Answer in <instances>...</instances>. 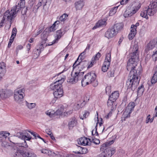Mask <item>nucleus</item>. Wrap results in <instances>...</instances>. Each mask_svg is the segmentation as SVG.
Masks as SVG:
<instances>
[{
  "instance_id": "obj_51",
  "label": "nucleus",
  "mask_w": 157,
  "mask_h": 157,
  "mask_svg": "<svg viewBox=\"0 0 157 157\" xmlns=\"http://www.w3.org/2000/svg\"><path fill=\"white\" fill-rule=\"evenodd\" d=\"M43 1H44V0H41V1H40V2H39L38 4L35 6V8L36 9H38L40 7L42 4L44 5V4L43 3Z\"/></svg>"
},
{
  "instance_id": "obj_64",
  "label": "nucleus",
  "mask_w": 157,
  "mask_h": 157,
  "mask_svg": "<svg viewBox=\"0 0 157 157\" xmlns=\"http://www.w3.org/2000/svg\"><path fill=\"white\" fill-rule=\"evenodd\" d=\"M129 0H122L121 2V5H124L126 4Z\"/></svg>"
},
{
  "instance_id": "obj_52",
  "label": "nucleus",
  "mask_w": 157,
  "mask_h": 157,
  "mask_svg": "<svg viewBox=\"0 0 157 157\" xmlns=\"http://www.w3.org/2000/svg\"><path fill=\"white\" fill-rule=\"evenodd\" d=\"M17 32V30L15 27L13 28V29L11 36H12L15 37Z\"/></svg>"
},
{
  "instance_id": "obj_28",
  "label": "nucleus",
  "mask_w": 157,
  "mask_h": 157,
  "mask_svg": "<svg viewBox=\"0 0 157 157\" xmlns=\"http://www.w3.org/2000/svg\"><path fill=\"white\" fill-rule=\"evenodd\" d=\"M78 148L79 149V151L75 152L76 153L85 154L88 152L87 149L86 148L82 147L79 146L78 147Z\"/></svg>"
},
{
  "instance_id": "obj_63",
  "label": "nucleus",
  "mask_w": 157,
  "mask_h": 157,
  "mask_svg": "<svg viewBox=\"0 0 157 157\" xmlns=\"http://www.w3.org/2000/svg\"><path fill=\"white\" fill-rule=\"evenodd\" d=\"M32 135L34 136V138L35 139H36V137H38V138L40 137L39 135L36 132H34Z\"/></svg>"
},
{
  "instance_id": "obj_2",
  "label": "nucleus",
  "mask_w": 157,
  "mask_h": 157,
  "mask_svg": "<svg viewBox=\"0 0 157 157\" xmlns=\"http://www.w3.org/2000/svg\"><path fill=\"white\" fill-rule=\"evenodd\" d=\"M56 80V82L50 85V88L54 91L53 94L55 98L57 99L63 96V92L62 84L64 82V79L57 78Z\"/></svg>"
},
{
  "instance_id": "obj_47",
  "label": "nucleus",
  "mask_w": 157,
  "mask_h": 157,
  "mask_svg": "<svg viewBox=\"0 0 157 157\" xmlns=\"http://www.w3.org/2000/svg\"><path fill=\"white\" fill-rule=\"evenodd\" d=\"M131 30L130 32L133 33H134L136 34V28H135V27L134 26V25H131Z\"/></svg>"
},
{
  "instance_id": "obj_57",
  "label": "nucleus",
  "mask_w": 157,
  "mask_h": 157,
  "mask_svg": "<svg viewBox=\"0 0 157 157\" xmlns=\"http://www.w3.org/2000/svg\"><path fill=\"white\" fill-rule=\"evenodd\" d=\"M105 91L106 93H109L111 92V87L110 86H107L105 88Z\"/></svg>"
},
{
  "instance_id": "obj_39",
  "label": "nucleus",
  "mask_w": 157,
  "mask_h": 157,
  "mask_svg": "<svg viewBox=\"0 0 157 157\" xmlns=\"http://www.w3.org/2000/svg\"><path fill=\"white\" fill-rule=\"evenodd\" d=\"M25 91V89L24 88L21 89H17L14 90V93H18V94H22L23 95H24Z\"/></svg>"
},
{
  "instance_id": "obj_42",
  "label": "nucleus",
  "mask_w": 157,
  "mask_h": 157,
  "mask_svg": "<svg viewBox=\"0 0 157 157\" xmlns=\"http://www.w3.org/2000/svg\"><path fill=\"white\" fill-rule=\"evenodd\" d=\"M26 105L28 108L30 109H31L35 107L36 104L34 103H29L26 101Z\"/></svg>"
},
{
  "instance_id": "obj_21",
  "label": "nucleus",
  "mask_w": 157,
  "mask_h": 157,
  "mask_svg": "<svg viewBox=\"0 0 157 157\" xmlns=\"http://www.w3.org/2000/svg\"><path fill=\"white\" fill-rule=\"evenodd\" d=\"M156 46L157 47V40L155 39L151 41L147 45L149 50L152 49Z\"/></svg>"
},
{
  "instance_id": "obj_62",
  "label": "nucleus",
  "mask_w": 157,
  "mask_h": 157,
  "mask_svg": "<svg viewBox=\"0 0 157 157\" xmlns=\"http://www.w3.org/2000/svg\"><path fill=\"white\" fill-rule=\"evenodd\" d=\"M28 7H26V8L25 9L23 8L22 9L21 12H22V13H23V14H26V13L27 12V10H28Z\"/></svg>"
},
{
  "instance_id": "obj_9",
  "label": "nucleus",
  "mask_w": 157,
  "mask_h": 157,
  "mask_svg": "<svg viewBox=\"0 0 157 157\" xmlns=\"http://www.w3.org/2000/svg\"><path fill=\"white\" fill-rule=\"evenodd\" d=\"M76 61L73 65V68L74 69L76 67H78L79 68H80V69L79 70L80 71H81V69L82 70L85 67H87L88 65L89 64V62L87 61H82L81 60L80 62L79 61V63H77V61Z\"/></svg>"
},
{
  "instance_id": "obj_14",
  "label": "nucleus",
  "mask_w": 157,
  "mask_h": 157,
  "mask_svg": "<svg viewBox=\"0 0 157 157\" xmlns=\"http://www.w3.org/2000/svg\"><path fill=\"white\" fill-rule=\"evenodd\" d=\"M90 139L85 137H81L79 139V141L78 142L79 144H81L82 145H90L91 144L90 142H89L88 140H90Z\"/></svg>"
},
{
  "instance_id": "obj_46",
  "label": "nucleus",
  "mask_w": 157,
  "mask_h": 157,
  "mask_svg": "<svg viewBox=\"0 0 157 157\" xmlns=\"http://www.w3.org/2000/svg\"><path fill=\"white\" fill-rule=\"evenodd\" d=\"M36 47L38 49L40 50L41 52L43 51L44 48L45 47L42 44H41L40 43V44L37 45Z\"/></svg>"
},
{
  "instance_id": "obj_54",
  "label": "nucleus",
  "mask_w": 157,
  "mask_h": 157,
  "mask_svg": "<svg viewBox=\"0 0 157 157\" xmlns=\"http://www.w3.org/2000/svg\"><path fill=\"white\" fill-rule=\"evenodd\" d=\"M89 114V112L87 111H86L83 114V117L82 118L81 117H80V119L83 120L84 118H86L87 117Z\"/></svg>"
},
{
  "instance_id": "obj_19",
  "label": "nucleus",
  "mask_w": 157,
  "mask_h": 157,
  "mask_svg": "<svg viewBox=\"0 0 157 157\" xmlns=\"http://www.w3.org/2000/svg\"><path fill=\"white\" fill-rule=\"evenodd\" d=\"M155 114L154 115L153 117L151 118H150V114L148 115L146 121V123H148L149 122L150 123H152L153 121L154 118L157 117V106L155 108Z\"/></svg>"
},
{
  "instance_id": "obj_13",
  "label": "nucleus",
  "mask_w": 157,
  "mask_h": 157,
  "mask_svg": "<svg viewBox=\"0 0 157 157\" xmlns=\"http://www.w3.org/2000/svg\"><path fill=\"white\" fill-rule=\"evenodd\" d=\"M117 33L112 27L110 28L105 33V36L108 39L113 37Z\"/></svg>"
},
{
  "instance_id": "obj_10",
  "label": "nucleus",
  "mask_w": 157,
  "mask_h": 157,
  "mask_svg": "<svg viewBox=\"0 0 157 157\" xmlns=\"http://www.w3.org/2000/svg\"><path fill=\"white\" fill-rule=\"evenodd\" d=\"M12 94L13 92L10 90L3 89L0 90V100L9 97Z\"/></svg>"
},
{
  "instance_id": "obj_50",
  "label": "nucleus",
  "mask_w": 157,
  "mask_h": 157,
  "mask_svg": "<svg viewBox=\"0 0 157 157\" xmlns=\"http://www.w3.org/2000/svg\"><path fill=\"white\" fill-rule=\"evenodd\" d=\"M56 25L53 23L52 25L50 27V28H49L48 30L49 31L51 32H53L56 29Z\"/></svg>"
},
{
  "instance_id": "obj_27",
  "label": "nucleus",
  "mask_w": 157,
  "mask_h": 157,
  "mask_svg": "<svg viewBox=\"0 0 157 157\" xmlns=\"http://www.w3.org/2000/svg\"><path fill=\"white\" fill-rule=\"evenodd\" d=\"M84 73V72H77L75 73V78L77 79V82L82 78Z\"/></svg>"
},
{
  "instance_id": "obj_16",
  "label": "nucleus",
  "mask_w": 157,
  "mask_h": 157,
  "mask_svg": "<svg viewBox=\"0 0 157 157\" xmlns=\"http://www.w3.org/2000/svg\"><path fill=\"white\" fill-rule=\"evenodd\" d=\"M78 122L76 120L75 117H71L69 120L68 123V126L70 128H73L74 126H76Z\"/></svg>"
},
{
  "instance_id": "obj_53",
  "label": "nucleus",
  "mask_w": 157,
  "mask_h": 157,
  "mask_svg": "<svg viewBox=\"0 0 157 157\" xmlns=\"http://www.w3.org/2000/svg\"><path fill=\"white\" fill-rule=\"evenodd\" d=\"M63 112H61V110L60 109L57 110L56 112H54V116L60 115Z\"/></svg>"
},
{
  "instance_id": "obj_58",
  "label": "nucleus",
  "mask_w": 157,
  "mask_h": 157,
  "mask_svg": "<svg viewBox=\"0 0 157 157\" xmlns=\"http://www.w3.org/2000/svg\"><path fill=\"white\" fill-rule=\"evenodd\" d=\"M51 2V0H44L43 1L44 6L46 5L47 4H50Z\"/></svg>"
},
{
  "instance_id": "obj_31",
  "label": "nucleus",
  "mask_w": 157,
  "mask_h": 157,
  "mask_svg": "<svg viewBox=\"0 0 157 157\" xmlns=\"http://www.w3.org/2000/svg\"><path fill=\"white\" fill-rule=\"evenodd\" d=\"M15 144V145L18 146L19 147H23L24 148L27 147L28 146L27 144V143L26 142L25 140H23V142L21 143H14Z\"/></svg>"
},
{
  "instance_id": "obj_35",
  "label": "nucleus",
  "mask_w": 157,
  "mask_h": 157,
  "mask_svg": "<svg viewBox=\"0 0 157 157\" xmlns=\"http://www.w3.org/2000/svg\"><path fill=\"white\" fill-rule=\"evenodd\" d=\"M41 51L36 47L33 50V53L34 54V56L36 58H37L40 55Z\"/></svg>"
},
{
  "instance_id": "obj_48",
  "label": "nucleus",
  "mask_w": 157,
  "mask_h": 157,
  "mask_svg": "<svg viewBox=\"0 0 157 157\" xmlns=\"http://www.w3.org/2000/svg\"><path fill=\"white\" fill-rule=\"evenodd\" d=\"M22 137L23 139H25L27 140H30L32 138L31 136L28 134L27 135H23L22 136Z\"/></svg>"
},
{
  "instance_id": "obj_23",
  "label": "nucleus",
  "mask_w": 157,
  "mask_h": 157,
  "mask_svg": "<svg viewBox=\"0 0 157 157\" xmlns=\"http://www.w3.org/2000/svg\"><path fill=\"white\" fill-rule=\"evenodd\" d=\"M84 5V2L80 0L75 2V6L77 10H79L82 9Z\"/></svg>"
},
{
  "instance_id": "obj_44",
  "label": "nucleus",
  "mask_w": 157,
  "mask_h": 157,
  "mask_svg": "<svg viewBox=\"0 0 157 157\" xmlns=\"http://www.w3.org/2000/svg\"><path fill=\"white\" fill-rule=\"evenodd\" d=\"M23 48V46L21 45H18L16 47L15 52L17 56L18 55L19 50L22 49Z\"/></svg>"
},
{
  "instance_id": "obj_38",
  "label": "nucleus",
  "mask_w": 157,
  "mask_h": 157,
  "mask_svg": "<svg viewBox=\"0 0 157 157\" xmlns=\"http://www.w3.org/2000/svg\"><path fill=\"white\" fill-rule=\"evenodd\" d=\"M5 140L2 141L0 142H2V146L3 147L5 148H8L10 147V145L7 142L5 141Z\"/></svg>"
},
{
  "instance_id": "obj_43",
  "label": "nucleus",
  "mask_w": 157,
  "mask_h": 157,
  "mask_svg": "<svg viewBox=\"0 0 157 157\" xmlns=\"http://www.w3.org/2000/svg\"><path fill=\"white\" fill-rule=\"evenodd\" d=\"M85 51H84L83 52L81 53L79 55L76 61H78L79 59V58L81 60H83L85 58L84 55L85 54Z\"/></svg>"
},
{
  "instance_id": "obj_60",
  "label": "nucleus",
  "mask_w": 157,
  "mask_h": 157,
  "mask_svg": "<svg viewBox=\"0 0 157 157\" xmlns=\"http://www.w3.org/2000/svg\"><path fill=\"white\" fill-rule=\"evenodd\" d=\"M95 61L94 60H92V61L91 62L90 64V65H88L87 67V68H89L90 67H92L94 64V62Z\"/></svg>"
},
{
  "instance_id": "obj_4",
  "label": "nucleus",
  "mask_w": 157,
  "mask_h": 157,
  "mask_svg": "<svg viewBox=\"0 0 157 157\" xmlns=\"http://www.w3.org/2000/svg\"><path fill=\"white\" fill-rule=\"evenodd\" d=\"M21 4H22V2L21 1L20 3H18L17 5L13 6L10 11L9 10V14L7 16V19L8 21H10V25L12 24V21L13 19L14 18L17 16V14L19 10L23 7L21 6Z\"/></svg>"
},
{
  "instance_id": "obj_36",
  "label": "nucleus",
  "mask_w": 157,
  "mask_h": 157,
  "mask_svg": "<svg viewBox=\"0 0 157 157\" xmlns=\"http://www.w3.org/2000/svg\"><path fill=\"white\" fill-rule=\"evenodd\" d=\"M77 79H76L75 78V76L74 75L73 76H71V77H68L67 80V81L73 84L77 82Z\"/></svg>"
},
{
  "instance_id": "obj_12",
  "label": "nucleus",
  "mask_w": 157,
  "mask_h": 157,
  "mask_svg": "<svg viewBox=\"0 0 157 157\" xmlns=\"http://www.w3.org/2000/svg\"><path fill=\"white\" fill-rule=\"evenodd\" d=\"M42 153L47 154L48 155H52L53 156H57V157H61V155L59 154L58 151L56 152H53L51 151L45 149H43L40 150Z\"/></svg>"
},
{
  "instance_id": "obj_33",
  "label": "nucleus",
  "mask_w": 157,
  "mask_h": 157,
  "mask_svg": "<svg viewBox=\"0 0 157 157\" xmlns=\"http://www.w3.org/2000/svg\"><path fill=\"white\" fill-rule=\"evenodd\" d=\"M115 69L114 67L112 68L110 70L107 72V75L109 77H114Z\"/></svg>"
},
{
  "instance_id": "obj_55",
  "label": "nucleus",
  "mask_w": 157,
  "mask_h": 157,
  "mask_svg": "<svg viewBox=\"0 0 157 157\" xmlns=\"http://www.w3.org/2000/svg\"><path fill=\"white\" fill-rule=\"evenodd\" d=\"M109 68V67H107V66L104 65L103 64V66L101 68L102 71L104 72H106L108 70Z\"/></svg>"
},
{
  "instance_id": "obj_7",
  "label": "nucleus",
  "mask_w": 157,
  "mask_h": 157,
  "mask_svg": "<svg viewBox=\"0 0 157 157\" xmlns=\"http://www.w3.org/2000/svg\"><path fill=\"white\" fill-rule=\"evenodd\" d=\"M140 7L141 4L139 2H135V6L132 9H126L124 13V16L126 18L132 16L138 11Z\"/></svg>"
},
{
  "instance_id": "obj_56",
  "label": "nucleus",
  "mask_w": 157,
  "mask_h": 157,
  "mask_svg": "<svg viewBox=\"0 0 157 157\" xmlns=\"http://www.w3.org/2000/svg\"><path fill=\"white\" fill-rule=\"evenodd\" d=\"M101 56V54L99 52L98 53L94 56V60H96L99 59Z\"/></svg>"
},
{
  "instance_id": "obj_24",
  "label": "nucleus",
  "mask_w": 157,
  "mask_h": 157,
  "mask_svg": "<svg viewBox=\"0 0 157 157\" xmlns=\"http://www.w3.org/2000/svg\"><path fill=\"white\" fill-rule=\"evenodd\" d=\"M119 95L118 91H115L113 93L109 96V98L110 99L116 101L118 98Z\"/></svg>"
},
{
  "instance_id": "obj_32",
  "label": "nucleus",
  "mask_w": 157,
  "mask_h": 157,
  "mask_svg": "<svg viewBox=\"0 0 157 157\" xmlns=\"http://www.w3.org/2000/svg\"><path fill=\"white\" fill-rule=\"evenodd\" d=\"M144 87L143 85H142L141 86H139L138 88L137 91V95L141 96L142 95L144 92Z\"/></svg>"
},
{
  "instance_id": "obj_61",
  "label": "nucleus",
  "mask_w": 157,
  "mask_h": 157,
  "mask_svg": "<svg viewBox=\"0 0 157 157\" xmlns=\"http://www.w3.org/2000/svg\"><path fill=\"white\" fill-rule=\"evenodd\" d=\"M95 61L94 60H92V61L91 62L90 64V65H88L87 67V68H89L90 67H92L94 64V62Z\"/></svg>"
},
{
  "instance_id": "obj_45",
  "label": "nucleus",
  "mask_w": 157,
  "mask_h": 157,
  "mask_svg": "<svg viewBox=\"0 0 157 157\" xmlns=\"http://www.w3.org/2000/svg\"><path fill=\"white\" fill-rule=\"evenodd\" d=\"M109 98V100L107 102V105L109 107H111V108L113 107V103L115 101L114 100H112V99L110 100Z\"/></svg>"
},
{
  "instance_id": "obj_17",
  "label": "nucleus",
  "mask_w": 157,
  "mask_h": 157,
  "mask_svg": "<svg viewBox=\"0 0 157 157\" xmlns=\"http://www.w3.org/2000/svg\"><path fill=\"white\" fill-rule=\"evenodd\" d=\"M106 20L105 19H103L99 20L96 24V25H95L93 28V29H95L98 27L102 26H105L106 25Z\"/></svg>"
},
{
  "instance_id": "obj_25",
  "label": "nucleus",
  "mask_w": 157,
  "mask_h": 157,
  "mask_svg": "<svg viewBox=\"0 0 157 157\" xmlns=\"http://www.w3.org/2000/svg\"><path fill=\"white\" fill-rule=\"evenodd\" d=\"M47 34H42L41 35V39H42L41 42L40 43L41 44L44 46L45 47L48 46V44H45L46 41L47 40Z\"/></svg>"
},
{
  "instance_id": "obj_3",
  "label": "nucleus",
  "mask_w": 157,
  "mask_h": 157,
  "mask_svg": "<svg viewBox=\"0 0 157 157\" xmlns=\"http://www.w3.org/2000/svg\"><path fill=\"white\" fill-rule=\"evenodd\" d=\"M96 75L94 72H90L86 74L82 79V85L85 86L89 84H91L94 86H97L98 84L96 80Z\"/></svg>"
},
{
  "instance_id": "obj_49",
  "label": "nucleus",
  "mask_w": 157,
  "mask_h": 157,
  "mask_svg": "<svg viewBox=\"0 0 157 157\" xmlns=\"http://www.w3.org/2000/svg\"><path fill=\"white\" fill-rule=\"evenodd\" d=\"M136 34V33H133L130 32L128 36V38L129 40H132Z\"/></svg>"
},
{
  "instance_id": "obj_15",
  "label": "nucleus",
  "mask_w": 157,
  "mask_h": 157,
  "mask_svg": "<svg viewBox=\"0 0 157 157\" xmlns=\"http://www.w3.org/2000/svg\"><path fill=\"white\" fill-rule=\"evenodd\" d=\"M65 31L64 28H62L56 32V35L55 36V39L57 41L65 33Z\"/></svg>"
},
{
  "instance_id": "obj_26",
  "label": "nucleus",
  "mask_w": 157,
  "mask_h": 157,
  "mask_svg": "<svg viewBox=\"0 0 157 157\" xmlns=\"http://www.w3.org/2000/svg\"><path fill=\"white\" fill-rule=\"evenodd\" d=\"M152 84L155 83L157 82V66L155 69L154 73L151 81Z\"/></svg>"
},
{
  "instance_id": "obj_11",
  "label": "nucleus",
  "mask_w": 157,
  "mask_h": 157,
  "mask_svg": "<svg viewBox=\"0 0 157 157\" xmlns=\"http://www.w3.org/2000/svg\"><path fill=\"white\" fill-rule=\"evenodd\" d=\"M157 11V2L152 1V2L148 7V13L151 15H154Z\"/></svg>"
},
{
  "instance_id": "obj_22",
  "label": "nucleus",
  "mask_w": 157,
  "mask_h": 157,
  "mask_svg": "<svg viewBox=\"0 0 157 157\" xmlns=\"http://www.w3.org/2000/svg\"><path fill=\"white\" fill-rule=\"evenodd\" d=\"M111 55L109 53L106 55L103 64L104 65L107 66V67H109L111 62Z\"/></svg>"
},
{
  "instance_id": "obj_59",
  "label": "nucleus",
  "mask_w": 157,
  "mask_h": 157,
  "mask_svg": "<svg viewBox=\"0 0 157 157\" xmlns=\"http://www.w3.org/2000/svg\"><path fill=\"white\" fill-rule=\"evenodd\" d=\"M46 114L49 116L50 117H52L54 116V114L52 113L49 110H48L46 112Z\"/></svg>"
},
{
  "instance_id": "obj_29",
  "label": "nucleus",
  "mask_w": 157,
  "mask_h": 157,
  "mask_svg": "<svg viewBox=\"0 0 157 157\" xmlns=\"http://www.w3.org/2000/svg\"><path fill=\"white\" fill-rule=\"evenodd\" d=\"M6 71V64L3 62L0 63V74H3Z\"/></svg>"
},
{
  "instance_id": "obj_40",
  "label": "nucleus",
  "mask_w": 157,
  "mask_h": 157,
  "mask_svg": "<svg viewBox=\"0 0 157 157\" xmlns=\"http://www.w3.org/2000/svg\"><path fill=\"white\" fill-rule=\"evenodd\" d=\"M8 15H10L9 14V10H7L4 13L3 16L2 18V20L0 21V22L3 24L4 23V21L5 20L6 17H7V16Z\"/></svg>"
},
{
  "instance_id": "obj_1",
  "label": "nucleus",
  "mask_w": 157,
  "mask_h": 157,
  "mask_svg": "<svg viewBox=\"0 0 157 157\" xmlns=\"http://www.w3.org/2000/svg\"><path fill=\"white\" fill-rule=\"evenodd\" d=\"M138 46L137 43L133 46V52L130 53L131 58L128 60L127 67L128 71H130L126 85L128 89H131L134 91L139 85L140 79V75L142 68L137 65L139 60Z\"/></svg>"
},
{
  "instance_id": "obj_30",
  "label": "nucleus",
  "mask_w": 157,
  "mask_h": 157,
  "mask_svg": "<svg viewBox=\"0 0 157 157\" xmlns=\"http://www.w3.org/2000/svg\"><path fill=\"white\" fill-rule=\"evenodd\" d=\"M24 95L22 94H18V93H14V98L16 101L18 102L19 101H21V100L24 98Z\"/></svg>"
},
{
  "instance_id": "obj_37",
  "label": "nucleus",
  "mask_w": 157,
  "mask_h": 157,
  "mask_svg": "<svg viewBox=\"0 0 157 157\" xmlns=\"http://www.w3.org/2000/svg\"><path fill=\"white\" fill-rule=\"evenodd\" d=\"M118 6H117L113 7L110 10L109 13V16H113L117 12V10L118 8Z\"/></svg>"
},
{
  "instance_id": "obj_8",
  "label": "nucleus",
  "mask_w": 157,
  "mask_h": 157,
  "mask_svg": "<svg viewBox=\"0 0 157 157\" xmlns=\"http://www.w3.org/2000/svg\"><path fill=\"white\" fill-rule=\"evenodd\" d=\"M115 148H109L105 149L99 155V157H111L115 152Z\"/></svg>"
},
{
  "instance_id": "obj_34",
  "label": "nucleus",
  "mask_w": 157,
  "mask_h": 157,
  "mask_svg": "<svg viewBox=\"0 0 157 157\" xmlns=\"http://www.w3.org/2000/svg\"><path fill=\"white\" fill-rule=\"evenodd\" d=\"M68 16V15L66 13H64L59 17H58L57 18V20H60L61 22V23H62V22H64V21L66 20V17H67Z\"/></svg>"
},
{
  "instance_id": "obj_5",
  "label": "nucleus",
  "mask_w": 157,
  "mask_h": 157,
  "mask_svg": "<svg viewBox=\"0 0 157 157\" xmlns=\"http://www.w3.org/2000/svg\"><path fill=\"white\" fill-rule=\"evenodd\" d=\"M135 106V103L133 102H130L123 112L121 118L122 120L126 121V119L129 117L130 116L131 113Z\"/></svg>"
},
{
  "instance_id": "obj_41",
  "label": "nucleus",
  "mask_w": 157,
  "mask_h": 157,
  "mask_svg": "<svg viewBox=\"0 0 157 157\" xmlns=\"http://www.w3.org/2000/svg\"><path fill=\"white\" fill-rule=\"evenodd\" d=\"M7 138V136L3 133H0V142L2 141L6 140Z\"/></svg>"
},
{
  "instance_id": "obj_20",
  "label": "nucleus",
  "mask_w": 157,
  "mask_h": 157,
  "mask_svg": "<svg viewBox=\"0 0 157 157\" xmlns=\"http://www.w3.org/2000/svg\"><path fill=\"white\" fill-rule=\"evenodd\" d=\"M124 27V25L121 23H117L115 24L113 28L117 33L118 31L121 30Z\"/></svg>"
},
{
  "instance_id": "obj_6",
  "label": "nucleus",
  "mask_w": 157,
  "mask_h": 157,
  "mask_svg": "<svg viewBox=\"0 0 157 157\" xmlns=\"http://www.w3.org/2000/svg\"><path fill=\"white\" fill-rule=\"evenodd\" d=\"M14 153L13 155L16 157H37L34 153L30 151H24L22 150H14Z\"/></svg>"
},
{
  "instance_id": "obj_18",
  "label": "nucleus",
  "mask_w": 157,
  "mask_h": 157,
  "mask_svg": "<svg viewBox=\"0 0 157 157\" xmlns=\"http://www.w3.org/2000/svg\"><path fill=\"white\" fill-rule=\"evenodd\" d=\"M148 12V8H147L146 7L144 8L143 9L142 11L140 13V16L141 17L146 18V19H148V17L147 16V15H149L150 16L153 15H150Z\"/></svg>"
}]
</instances>
